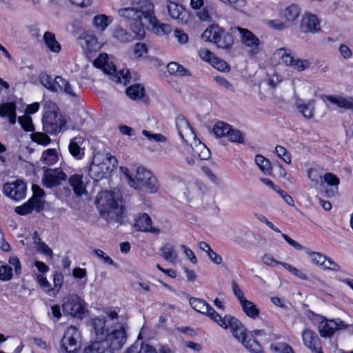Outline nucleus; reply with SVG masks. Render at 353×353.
<instances>
[{"label": "nucleus", "instance_id": "nucleus-58", "mask_svg": "<svg viewBox=\"0 0 353 353\" xmlns=\"http://www.w3.org/2000/svg\"><path fill=\"white\" fill-rule=\"evenodd\" d=\"M323 179L325 182H326L330 185L334 186L336 191L337 190L338 185L339 184L340 181L336 175L330 172L325 173Z\"/></svg>", "mask_w": 353, "mask_h": 353}, {"label": "nucleus", "instance_id": "nucleus-63", "mask_svg": "<svg viewBox=\"0 0 353 353\" xmlns=\"http://www.w3.org/2000/svg\"><path fill=\"white\" fill-rule=\"evenodd\" d=\"M93 252L97 257L101 258L105 263L112 265H114L113 260L110 256L106 255L103 250L96 249L93 250Z\"/></svg>", "mask_w": 353, "mask_h": 353}, {"label": "nucleus", "instance_id": "nucleus-64", "mask_svg": "<svg viewBox=\"0 0 353 353\" xmlns=\"http://www.w3.org/2000/svg\"><path fill=\"white\" fill-rule=\"evenodd\" d=\"M148 49L145 43H137L134 46V52L136 57H141L144 54H146Z\"/></svg>", "mask_w": 353, "mask_h": 353}, {"label": "nucleus", "instance_id": "nucleus-22", "mask_svg": "<svg viewBox=\"0 0 353 353\" xmlns=\"http://www.w3.org/2000/svg\"><path fill=\"white\" fill-rule=\"evenodd\" d=\"M84 139L81 137H76L70 140L68 150L70 154L77 159H81L84 154Z\"/></svg>", "mask_w": 353, "mask_h": 353}, {"label": "nucleus", "instance_id": "nucleus-34", "mask_svg": "<svg viewBox=\"0 0 353 353\" xmlns=\"http://www.w3.org/2000/svg\"><path fill=\"white\" fill-rule=\"evenodd\" d=\"M240 343L251 353H261L262 351L259 343L251 336L247 335Z\"/></svg>", "mask_w": 353, "mask_h": 353}, {"label": "nucleus", "instance_id": "nucleus-16", "mask_svg": "<svg viewBox=\"0 0 353 353\" xmlns=\"http://www.w3.org/2000/svg\"><path fill=\"white\" fill-rule=\"evenodd\" d=\"M66 179L67 175L61 168L48 169L45 170L42 181L46 188H52L60 185Z\"/></svg>", "mask_w": 353, "mask_h": 353}, {"label": "nucleus", "instance_id": "nucleus-25", "mask_svg": "<svg viewBox=\"0 0 353 353\" xmlns=\"http://www.w3.org/2000/svg\"><path fill=\"white\" fill-rule=\"evenodd\" d=\"M105 323L106 321L104 316H99L92 321V326L94 330L95 336L97 341L103 340L106 333L108 332Z\"/></svg>", "mask_w": 353, "mask_h": 353}, {"label": "nucleus", "instance_id": "nucleus-48", "mask_svg": "<svg viewBox=\"0 0 353 353\" xmlns=\"http://www.w3.org/2000/svg\"><path fill=\"white\" fill-rule=\"evenodd\" d=\"M214 68L221 71V72H229L230 71V65L229 64L221 59L220 58L215 56V57L212 59V61L210 63Z\"/></svg>", "mask_w": 353, "mask_h": 353}, {"label": "nucleus", "instance_id": "nucleus-11", "mask_svg": "<svg viewBox=\"0 0 353 353\" xmlns=\"http://www.w3.org/2000/svg\"><path fill=\"white\" fill-rule=\"evenodd\" d=\"M236 30L239 33L241 43L248 48V55L255 56L261 50L259 39L248 29L237 27Z\"/></svg>", "mask_w": 353, "mask_h": 353}, {"label": "nucleus", "instance_id": "nucleus-40", "mask_svg": "<svg viewBox=\"0 0 353 353\" xmlns=\"http://www.w3.org/2000/svg\"><path fill=\"white\" fill-rule=\"evenodd\" d=\"M231 125L223 121H218L214 126L212 132L217 137H227L231 130Z\"/></svg>", "mask_w": 353, "mask_h": 353}, {"label": "nucleus", "instance_id": "nucleus-13", "mask_svg": "<svg viewBox=\"0 0 353 353\" xmlns=\"http://www.w3.org/2000/svg\"><path fill=\"white\" fill-rule=\"evenodd\" d=\"M322 320L319 324V332L321 337L330 338L335 332L345 330L348 325L340 319H327L321 317Z\"/></svg>", "mask_w": 353, "mask_h": 353}, {"label": "nucleus", "instance_id": "nucleus-45", "mask_svg": "<svg viewBox=\"0 0 353 353\" xmlns=\"http://www.w3.org/2000/svg\"><path fill=\"white\" fill-rule=\"evenodd\" d=\"M41 161L48 165H52L58 160V156L55 149H48L44 151L41 156Z\"/></svg>", "mask_w": 353, "mask_h": 353}, {"label": "nucleus", "instance_id": "nucleus-62", "mask_svg": "<svg viewBox=\"0 0 353 353\" xmlns=\"http://www.w3.org/2000/svg\"><path fill=\"white\" fill-rule=\"evenodd\" d=\"M200 58L207 62L211 63L212 59L215 57L214 53L208 49H200L198 52Z\"/></svg>", "mask_w": 353, "mask_h": 353}, {"label": "nucleus", "instance_id": "nucleus-30", "mask_svg": "<svg viewBox=\"0 0 353 353\" xmlns=\"http://www.w3.org/2000/svg\"><path fill=\"white\" fill-rule=\"evenodd\" d=\"M167 8L170 17L180 23L183 21V18L181 16L183 12V8L182 6L168 0L167 1Z\"/></svg>", "mask_w": 353, "mask_h": 353}, {"label": "nucleus", "instance_id": "nucleus-46", "mask_svg": "<svg viewBox=\"0 0 353 353\" xmlns=\"http://www.w3.org/2000/svg\"><path fill=\"white\" fill-rule=\"evenodd\" d=\"M271 350L274 353H294L290 345L286 343H276L271 345Z\"/></svg>", "mask_w": 353, "mask_h": 353}, {"label": "nucleus", "instance_id": "nucleus-15", "mask_svg": "<svg viewBox=\"0 0 353 353\" xmlns=\"http://www.w3.org/2000/svg\"><path fill=\"white\" fill-rule=\"evenodd\" d=\"M26 185L21 180L6 183L3 187V193L10 199L19 201L22 199L26 194Z\"/></svg>", "mask_w": 353, "mask_h": 353}, {"label": "nucleus", "instance_id": "nucleus-9", "mask_svg": "<svg viewBox=\"0 0 353 353\" xmlns=\"http://www.w3.org/2000/svg\"><path fill=\"white\" fill-rule=\"evenodd\" d=\"M63 311L77 319H82L85 312L83 299L76 294H69L63 300Z\"/></svg>", "mask_w": 353, "mask_h": 353}, {"label": "nucleus", "instance_id": "nucleus-24", "mask_svg": "<svg viewBox=\"0 0 353 353\" xmlns=\"http://www.w3.org/2000/svg\"><path fill=\"white\" fill-rule=\"evenodd\" d=\"M325 98L330 103L336 105L339 108L353 110L352 97H343L339 95H327Z\"/></svg>", "mask_w": 353, "mask_h": 353}, {"label": "nucleus", "instance_id": "nucleus-57", "mask_svg": "<svg viewBox=\"0 0 353 353\" xmlns=\"http://www.w3.org/2000/svg\"><path fill=\"white\" fill-rule=\"evenodd\" d=\"M130 347H136V353H157L152 346L143 343L140 346L138 344H133Z\"/></svg>", "mask_w": 353, "mask_h": 353}, {"label": "nucleus", "instance_id": "nucleus-21", "mask_svg": "<svg viewBox=\"0 0 353 353\" xmlns=\"http://www.w3.org/2000/svg\"><path fill=\"white\" fill-rule=\"evenodd\" d=\"M304 345L314 352H319L320 341L317 334L311 330H305L302 333Z\"/></svg>", "mask_w": 353, "mask_h": 353}, {"label": "nucleus", "instance_id": "nucleus-19", "mask_svg": "<svg viewBox=\"0 0 353 353\" xmlns=\"http://www.w3.org/2000/svg\"><path fill=\"white\" fill-rule=\"evenodd\" d=\"M176 128L179 135L184 142H188L185 138V137L188 138L192 137L196 141V134L188 121L183 115H178L176 118Z\"/></svg>", "mask_w": 353, "mask_h": 353}, {"label": "nucleus", "instance_id": "nucleus-26", "mask_svg": "<svg viewBox=\"0 0 353 353\" xmlns=\"http://www.w3.org/2000/svg\"><path fill=\"white\" fill-rule=\"evenodd\" d=\"M148 21L152 26V31L159 35H163L170 33L172 31V27L167 23L159 22L153 14L148 18Z\"/></svg>", "mask_w": 353, "mask_h": 353}, {"label": "nucleus", "instance_id": "nucleus-17", "mask_svg": "<svg viewBox=\"0 0 353 353\" xmlns=\"http://www.w3.org/2000/svg\"><path fill=\"white\" fill-rule=\"evenodd\" d=\"M300 28L303 32H316L320 30V22L315 14L305 12L302 17Z\"/></svg>", "mask_w": 353, "mask_h": 353}, {"label": "nucleus", "instance_id": "nucleus-39", "mask_svg": "<svg viewBox=\"0 0 353 353\" xmlns=\"http://www.w3.org/2000/svg\"><path fill=\"white\" fill-rule=\"evenodd\" d=\"M300 8L296 4H292L284 9L283 17L288 21H294L299 16Z\"/></svg>", "mask_w": 353, "mask_h": 353}, {"label": "nucleus", "instance_id": "nucleus-3", "mask_svg": "<svg viewBox=\"0 0 353 353\" xmlns=\"http://www.w3.org/2000/svg\"><path fill=\"white\" fill-rule=\"evenodd\" d=\"M201 38L226 51L230 50L234 44L233 36L218 25H212L207 28L202 33Z\"/></svg>", "mask_w": 353, "mask_h": 353}, {"label": "nucleus", "instance_id": "nucleus-60", "mask_svg": "<svg viewBox=\"0 0 353 353\" xmlns=\"http://www.w3.org/2000/svg\"><path fill=\"white\" fill-rule=\"evenodd\" d=\"M33 195L31 198H34L35 201H38L41 205H43V202L41 201V198L46 195V193L43 189H41L37 185H33L32 187Z\"/></svg>", "mask_w": 353, "mask_h": 353}, {"label": "nucleus", "instance_id": "nucleus-44", "mask_svg": "<svg viewBox=\"0 0 353 353\" xmlns=\"http://www.w3.org/2000/svg\"><path fill=\"white\" fill-rule=\"evenodd\" d=\"M198 141V145H196V148L194 150V152L197 155L201 160H208L210 158L211 153L210 150L201 142L200 140L195 141V143Z\"/></svg>", "mask_w": 353, "mask_h": 353}, {"label": "nucleus", "instance_id": "nucleus-20", "mask_svg": "<svg viewBox=\"0 0 353 353\" xmlns=\"http://www.w3.org/2000/svg\"><path fill=\"white\" fill-rule=\"evenodd\" d=\"M294 105L304 117L307 119L313 117L315 108V101L314 99H310L307 102H305L303 99L296 97Z\"/></svg>", "mask_w": 353, "mask_h": 353}, {"label": "nucleus", "instance_id": "nucleus-23", "mask_svg": "<svg viewBox=\"0 0 353 353\" xmlns=\"http://www.w3.org/2000/svg\"><path fill=\"white\" fill-rule=\"evenodd\" d=\"M43 208V205L39 202L35 201L34 198H30L26 203L15 208V212L20 215H26L32 212L34 210L39 212Z\"/></svg>", "mask_w": 353, "mask_h": 353}, {"label": "nucleus", "instance_id": "nucleus-6", "mask_svg": "<svg viewBox=\"0 0 353 353\" xmlns=\"http://www.w3.org/2000/svg\"><path fill=\"white\" fill-rule=\"evenodd\" d=\"M130 185L136 190H146L150 193L157 192L159 189L157 179L143 167L137 169L135 179H130Z\"/></svg>", "mask_w": 353, "mask_h": 353}, {"label": "nucleus", "instance_id": "nucleus-41", "mask_svg": "<svg viewBox=\"0 0 353 353\" xmlns=\"http://www.w3.org/2000/svg\"><path fill=\"white\" fill-rule=\"evenodd\" d=\"M83 353H113L103 345L100 341H96L84 349Z\"/></svg>", "mask_w": 353, "mask_h": 353}, {"label": "nucleus", "instance_id": "nucleus-37", "mask_svg": "<svg viewBox=\"0 0 353 353\" xmlns=\"http://www.w3.org/2000/svg\"><path fill=\"white\" fill-rule=\"evenodd\" d=\"M112 21L110 17L105 14H98L93 18V25L97 29L103 31Z\"/></svg>", "mask_w": 353, "mask_h": 353}, {"label": "nucleus", "instance_id": "nucleus-12", "mask_svg": "<svg viewBox=\"0 0 353 353\" xmlns=\"http://www.w3.org/2000/svg\"><path fill=\"white\" fill-rule=\"evenodd\" d=\"M61 347L67 353H77L80 347L79 333L77 328L70 325L61 339Z\"/></svg>", "mask_w": 353, "mask_h": 353}, {"label": "nucleus", "instance_id": "nucleus-31", "mask_svg": "<svg viewBox=\"0 0 353 353\" xmlns=\"http://www.w3.org/2000/svg\"><path fill=\"white\" fill-rule=\"evenodd\" d=\"M167 69L171 75L180 77L191 76L190 71L177 62L169 63L167 65Z\"/></svg>", "mask_w": 353, "mask_h": 353}, {"label": "nucleus", "instance_id": "nucleus-42", "mask_svg": "<svg viewBox=\"0 0 353 353\" xmlns=\"http://www.w3.org/2000/svg\"><path fill=\"white\" fill-rule=\"evenodd\" d=\"M39 81L42 85L52 92H57V87L55 83V78L52 79L46 73H41L39 76Z\"/></svg>", "mask_w": 353, "mask_h": 353}, {"label": "nucleus", "instance_id": "nucleus-36", "mask_svg": "<svg viewBox=\"0 0 353 353\" xmlns=\"http://www.w3.org/2000/svg\"><path fill=\"white\" fill-rule=\"evenodd\" d=\"M160 251L162 257L167 261L173 263L177 259V254L174 250V246L170 243H166L163 245Z\"/></svg>", "mask_w": 353, "mask_h": 353}, {"label": "nucleus", "instance_id": "nucleus-28", "mask_svg": "<svg viewBox=\"0 0 353 353\" xmlns=\"http://www.w3.org/2000/svg\"><path fill=\"white\" fill-rule=\"evenodd\" d=\"M112 36L121 43H127L132 41L134 39H137L135 34L132 35L120 26H117L113 29Z\"/></svg>", "mask_w": 353, "mask_h": 353}, {"label": "nucleus", "instance_id": "nucleus-52", "mask_svg": "<svg viewBox=\"0 0 353 353\" xmlns=\"http://www.w3.org/2000/svg\"><path fill=\"white\" fill-rule=\"evenodd\" d=\"M308 255L313 263L323 267L326 261V256L316 252H308Z\"/></svg>", "mask_w": 353, "mask_h": 353}, {"label": "nucleus", "instance_id": "nucleus-51", "mask_svg": "<svg viewBox=\"0 0 353 353\" xmlns=\"http://www.w3.org/2000/svg\"><path fill=\"white\" fill-rule=\"evenodd\" d=\"M18 121L21 124L23 129L27 132L34 130L32 118L30 116L24 115L18 118Z\"/></svg>", "mask_w": 353, "mask_h": 353}, {"label": "nucleus", "instance_id": "nucleus-10", "mask_svg": "<svg viewBox=\"0 0 353 353\" xmlns=\"http://www.w3.org/2000/svg\"><path fill=\"white\" fill-rule=\"evenodd\" d=\"M217 323L224 329L230 327L233 336L239 342L243 341L247 336L246 329L243 324L236 318L230 314L221 317V320Z\"/></svg>", "mask_w": 353, "mask_h": 353}, {"label": "nucleus", "instance_id": "nucleus-1", "mask_svg": "<svg viewBox=\"0 0 353 353\" xmlns=\"http://www.w3.org/2000/svg\"><path fill=\"white\" fill-rule=\"evenodd\" d=\"M132 7L121 8L118 14L127 21H132L130 28L135 34L137 39L144 38L145 32L142 23V19H148L153 14L154 6L149 0H132Z\"/></svg>", "mask_w": 353, "mask_h": 353}, {"label": "nucleus", "instance_id": "nucleus-5", "mask_svg": "<svg viewBox=\"0 0 353 353\" xmlns=\"http://www.w3.org/2000/svg\"><path fill=\"white\" fill-rule=\"evenodd\" d=\"M127 323L126 322H118L114 326L110 332L106 333V335L103 340L100 341L106 348L110 349L111 352L114 350H120L127 341Z\"/></svg>", "mask_w": 353, "mask_h": 353}, {"label": "nucleus", "instance_id": "nucleus-50", "mask_svg": "<svg viewBox=\"0 0 353 353\" xmlns=\"http://www.w3.org/2000/svg\"><path fill=\"white\" fill-rule=\"evenodd\" d=\"M31 139L34 142L41 145H48L50 142V137L43 132H33Z\"/></svg>", "mask_w": 353, "mask_h": 353}, {"label": "nucleus", "instance_id": "nucleus-32", "mask_svg": "<svg viewBox=\"0 0 353 353\" xmlns=\"http://www.w3.org/2000/svg\"><path fill=\"white\" fill-rule=\"evenodd\" d=\"M127 96L132 100L141 99L145 95V88L139 83L128 87L125 91Z\"/></svg>", "mask_w": 353, "mask_h": 353}, {"label": "nucleus", "instance_id": "nucleus-49", "mask_svg": "<svg viewBox=\"0 0 353 353\" xmlns=\"http://www.w3.org/2000/svg\"><path fill=\"white\" fill-rule=\"evenodd\" d=\"M16 105L13 102L2 103L0 105V117H5L16 111Z\"/></svg>", "mask_w": 353, "mask_h": 353}, {"label": "nucleus", "instance_id": "nucleus-61", "mask_svg": "<svg viewBox=\"0 0 353 353\" xmlns=\"http://www.w3.org/2000/svg\"><path fill=\"white\" fill-rule=\"evenodd\" d=\"M216 83L224 88L234 92L235 91L234 86L224 77L215 76L214 77Z\"/></svg>", "mask_w": 353, "mask_h": 353}, {"label": "nucleus", "instance_id": "nucleus-7", "mask_svg": "<svg viewBox=\"0 0 353 353\" xmlns=\"http://www.w3.org/2000/svg\"><path fill=\"white\" fill-rule=\"evenodd\" d=\"M98 158L94 159L90 166L89 175L95 181H99L110 174L115 168L117 159L110 154H107L101 161Z\"/></svg>", "mask_w": 353, "mask_h": 353}, {"label": "nucleus", "instance_id": "nucleus-2", "mask_svg": "<svg viewBox=\"0 0 353 353\" xmlns=\"http://www.w3.org/2000/svg\"><path fill=\"white\" fill-rule=\"evenodd\" d=\"M96 205L101 216L106 220L119 222L123 213L121 195L119 192L101 191L96 198Z\"/></svg>", "mask_w": 353, "mask_h": 353}, {"label": "nucleus", "instance_id": "nucleus-54", "mask_svg": "<svg viewBox=\"0 0 353 353\" xmlns=\"http://www.w3.org/2000/svg\"><path fill=\"white\" fill-rule=\"evenodd\" d=\"M12 277V269L8 265L0 266V280L6 281Z\"/></svg>", "mask_w": 353, "mask_h": 353}, {"label": "nucleus", "instance_id": "nucleus-56", "mask_svg": "<svg viewBox=\"0 0 353 353\" xmlns=\"http://www.w3.org/2000/svg\"><path fill=\"white\" fill-rule=\"evenodd\" d=\"M281 264L286 270H288L289 272H290L292 274H294V276H297L298 278L303 279V280L307 279V276L304 273H303L301 270L297 269L296 268L293 267L290 264H288V263H284V262H281Z\"/></svg>", "mask_w": 353, "mask_h": 353}, {"label": "nucleus", "instance_id": "nucleus-47", "mask_svg": "<svg viewBox=\"0 0 353 353\" xmlns=\"http://www.w3.org/2000/svg\"><path fill=\"white\" fill-rule=\"evenodd\" d=\"M227 137L228 140L233 143H243L244 142L243 134L237 129H234L231 127V130L228 134Z\"/></svg>", "mask_w": 353, "mask_h": 353}, {"label": "nucleus", "instance_id": "nucleus-38", "mask_svg": "<svg viewBox=\"0 0 353 353\" xmlns=\"http://www.w3.org/2000/svg\"><path fill=\"white\" fill-rule=\"evenodd\" d=\"M275 54L281 59L282 62L285 65L292 67L295 58L292 55L290 50L280 48L276 50Z\"/></svg>", "mask_w": 353, "mask_h": 353}, {"label": "nucleus", "instance_id": "nucleus-27", "mask_svg": "<svg viewBox=\"0 0 353 353\" xmlns=\"http://www.w3.org/2000/svg\"><path fill=\"white\" fill-rule=\"evenodd\" d=\"M69 183L72 187L74 192L78 196H81L85 190V184L83 181V175L75 174L69 179Z\"/></svg>", "mask_w": 353, "mask_h": 353}, {"label": "nucleus", "instance_id": "nucleus-33", "mask_svg": "<svg viewBox=\"0 0 353 353\" xmlns=\"http://www.w3.org/2000/svg\"><path fill=\"white\" fill-rule=\"evenodd\" d=\"M55 83L57 89L59 88L61 91L64 92L71 97L75 98L77 97V94L73 91L70 83L61 76H57L55 77Z\"/></svg>", "mask_w": 353, "mask_h": 353}, {"label": "nucleus", "instance_id": "nucleus-55", "mask_svg": "<svg viewBox=\"0 0 353 353\" xmlns=\"http://www.w3.org/2000/svg\"><path fill=\"white\" fill-rule=\"evenodd\" d=\"M310 63L307 59H294L292 67L297 71H303L307 68Z\"/></svg>", "mask_w": 353, "mask_h": 353}, {"label": "nucleus", "instance_id": "nucleus-35", "mask_svg": "<svg viewBox=\"0 0 353 353\" xmlns=\"http://www.w3.org/2000/svg\"><path fill=\"white\" fill-rule=\"evenodd\" d=\"M243 312L247 316L252 319H256L259 314V310L256 305L252 301L247 299L243 300L240 303Z\"/></svg>", "mask_w": 353, "mask_h": 353}, {"label": "nucleus", "instance_id": "nucleus-8", "mask_svg": "<svg viewBox=\"0 0 353 353\" xmlns=\"http://www.w3.org/2000/svg\"><path fill=\"white\" fill-rule=\"evenodd\" d=\"M57 108L53 105L45 110L43 116L42 123L43 130L49 134H57L61 132L65 125L61 114L57 110Z\"/></svg>", "mask_w": 353, "mask_h": 353}, {"label": "nucleus", "instance_id": "nucleus-14", "mask_svg": "<svg viewBox=\"0 0 353 353\" xmlns=\"http://www.w3.org/2000/svg\"><path fill=\"white\" fill-rule=\"evenodd\" d=\"M189 302L192 307L196 312L209 316L216 323L221 320V316L205 301L192 297Z\"/></svg>", "mask_w": 353, "mask_h": 353}, {"label": "nucleus", "instance_id": "nucleus-29", "mask_svg": "<svg viewBox=\"0 0 353 353\" xmlns=\"http://www.w3.org/2000/svg\"><path fill=\"white\" fill-rule=\"evenodd\" d=\"M43 41L50 51L54 53H59L61 51V46L57 41L54 33L46 32L43 35Z\"/></svg>", "mask_w": 353, "mask_h": 353}, {"label": "nucleus", "instance_id": "nucleus-18", "mask_svg": "<svg viewBox=\"0 0 353 353\" xmlns=\"http://www.w3.org/2000/svg\"><path fill=\"white\" fill-rule=\"evenodd\" d=\"M134 228L137 230L143 232L159 234L160 230L152 226V219L147 213H141L135 218Z\"/></svg>", "mask_w": 353, "mask_h": 353}, {"label": "nucleus", "instance_id": "nucleus-53", "mask_svg": "<svg viewBox=\"0 0 353 353\" xmlns=\"http://www.w3.org/2000/svg\"><path fill=\"white\" fill-rule=\"evenodd\" d=\"M37 281L38 282L39 286L44 290L46 293L50 295V293L54 291V289L51 288L50 283L46 279V277L42 276L41 274L37 275Z\"/></svg>", "mask_w": 353, "mask_h": 353}, {"label": "nucleus", "instance_id": "nucleus-43", "mask_svg": "<svg viewBox=\"0 0 353 353\" xmlns=\"http://www.w3.org/2000/svg\"><path fill=\"white\" fill-rule=\"evenodd\" d=\"M255 163L259 169L266 174H270L272 167L270 161L261 154L255 157Z\"/></svg>", "mask_w": 353, "mask_h": 353}, {"label": "nucleus", "instance_id": "nucleus-59", "mask_svg": "<svg viewBox=\"0 0 353 353\" xmlns=\"http://www.w3.org/2000/svg\"><path fill=\"white\" fill-rule=\"evenodd\" d=\"M142 134L150 141L156 142H165L166 141V138L161 134H153L146 130H143Z\"/></svg>", "mask_w": 353, "mask_h": 353}, {"label": "nucleus", "instance_id": "nucleus-4", "mask_svg": "<svg viewBox=\"0 0 353 353\" xmlns=\"http://www.w3.org/2000/svg\"><path fill=\"white\" fill-rule=\"evenodd\" d=\"M93 64L95 67L102 69L105 73L109 74L111 79L116 83L125 85L130 81L131 77L129 70L122 69L117 71L116 66L112 63H109L108 56L106 53L100 54L94 61Z\"/></svg>", "mask_w": 353, "mask_h": 353}]
</instances>
